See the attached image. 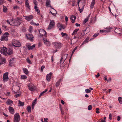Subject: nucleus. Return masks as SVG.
<instances>
[{
  "instance_id": "8fccbe9b",
  "label": "nucleus",
  "mask_w": 122,
  "mask_h": 122,
  "mask_svg": "<svg viewBox=\"0 0 122 122\" xmlns=\"http://www.w3.org/2000/svg\"><path fill=\"white\" fill-rule=\"evenodd\" d=\"M33 27L32 26H30V27L29 29V31L30 32H31L32 30Z\"/></svg>"
},
{
  "instance_id": "bb28decb",
  "label": "nucleus",
  "mask_w": 122,
  "mask_h": 122,
  "mask_svg": "<svg viewBox=\"0 0 122 122\" xmlns=\"http://www.w3.org/2000/svg\"><path fill=\"white\" fill-rule=\"evenodd\" d=\"M121 30L119 28H117L115 29V31L116 33L120 34Z\"/></svg>"
},
{
  "instance_id": "79ce46f5",
  "label": "nucleus",
  "mask_w": 122,
  "mask_h": 122,
  "mask_svg": "<svg viewBox=\"0 0 122 122\" xmlns=\"http://www.w3.org/2000/svg\"><path fill=\"white\" fill-rule=\"evenodd\" d=\"M53 27V26H52V25H49L48 27L47 28V29L48 30H50L51 29H52V28Z\"/></svg>"
},
{
  "instance_id": "ea45409f",
  "label": "nucleus",
  "mask_w": 122,
  "mask_h": 122,
  "mask_svg": "<svg viewBox=\"0 0 122 122\" xmlns=\"http://www.w3.org/2000/svg\"><path fill=\"white\" fill-rule=\"evenodd\" d=\"M20 78L22 79H26L27 77L25 75H23L21 76Z\"/></svg>"
},
{
  "instance_id": "6e6552de",
  "label": "nucleus",
  "mask_w": 122,
  "mask_h": 122,
  "mask_svg": "<svg viewBox=\"0 0 122 122\" xmlns=\"http://www.w3.org/2000/svg\"><path fill=\"white\" fill-rule=\"evenodd\" d=\"M43 41L44 43L47 46H49L51 44L49 40L43 38Z\"/></svg>"
},
{
  "instance_id": "412c9836",
  "label": "nucleus",
  "mask_w": 122,
  "mask_h": 122,
  "mask_svg": "<svg viewBox=\"0 0 122 122\" xmlns=\"http://www.w3.org/2000/svg\"><path fill=\"white\" fill-rule=\"evenodd\" d=\"M37 101L36 99H35L32 102V109H34V106L36 105V101Z\"/></svg>"
},
{
  "instance_id": "f8f14e48",
  "label": "nucleus",
  "mask_w": 122,
  "mask_h": 122,
  "mask_svg": "<svg viewBox=\"0 0 122 122\" xmlns=\"http://www.w3.org/2000/svg\"><path fill=\"white\" fill-rule=\"evenodd\" d=\"M57 26L60 30H61L62 29H64L65 28V27L64 25H63L60 23H58L57 24Z\"/></svg>"
},
{
  "instance_id": "2eb2a0df",
  "label": "nucleus",
  "mask_w": 122,
  "mask_h": 122,
  "mask_svg": "<svg viewBox=\"0 0 122 122\" xmlns=\"http://www.w3.org/2000/svg\"><path fill=\"white\" fill-rule=\"evenodd\" d=\"M25 17H26L25 19L28 21L30 20L33 18V16L32 15H30L27 16H25Z\"/></svg>"
},
{
  "instance_id": "a18cd8bd",
  "label": "nucleus",
  "mask_w": 122,
  "mask_h": 122,
  "mask_svg": "<svg viewBox=\"0 0 122 122\" xmlns=\"http://www.w3.org/2000/svg\"><path fill=\"white\" fill-rule=\"evenodd\" d=\"M61 34L62 35L63 37L65 36H67V34L66 33H64L63 32H61Z\"/></svg>"
},
{
  "instance_id": "c9c22d12",
  "label": "nucleus",
  "mask_w": 122,
  "mask_h": 122,
  "mask_svg": "<svg viewBox=\"0 0 122 122\" xmlns=\"http://www.w3.org/2000/svg\"><path fill=\"white\" fill-rule=\"evenodd\" d=\"M14 59L13 58L11 59H10V62H9V65L10 66H11V64L12 63V61H14Z\"/></svg>"
},
{
  "instance_id": "f03ea898",
  "label": "nucleus",
  "mask_w": 122,
  "mask_h": 122,
  "mask_svg": "<svg viewBox=\"0 0 122 122\" xmlns=\"http://www.w3.org/2000/svg\"><path fill=\"white\" fill-rule=\"evenodd\" d=\"M22 19L20 17H17L14 22V24L15 25H19L22 22Z\"/></svg>"
},
{
  "instance_id": "473e14b6",
  "label": "nucleus",
  "mask_w": 122,
  "mask_h": 122,
  "mask_svg": "<svg viewBox=\"0 0 122 122\" xmlns=\"http://www.w3.org/2000/svg\"><path fill=\"white\" fill-rule=\"evenodd\" d=\"M79 35H82V33H79L77 34V36H75L74 37L73 39H74L75 38H78L79 39L80 36H79Z\"/></svg>"
},
{
  "instance_id": "4c0bfd02",
  "label": "nucleus",
  "mask_w": 122,
  "mask_h": 122,
  "mask_svg": "<svg viewBox=\"0 0 122 122\" xmlns=\"http://www.w3.org/2000/svg\"><path fill=\"white\" fill-rule=\"evenodd\" d=\"M27 110L28 112H31V108L30 106H28L27 108Z\"/></svg>"
},
{
  "instance_id": "774afa93",
  "label": "nucleus",
  "mask_w": 122,
  "mask_h": 122,
  "mask_svg": "<svg viewBox=\"0 0 122 122\" xmlns=\"http://www.w3.org/2000/svg\"><path fill=\"white\" fill-rule=\"evenodd\" d=\"M76 26H80V25L79 24H78V23H76L75 24Z\"/></svg>"
},
{
  "instance_id": "aec40b11",
  "label": "nucleus",
  "mask_w": 122,
  "mask_h": 122,
  "mask_svg": "<svg viewBox=\"0 0 122 122\" xmlns=\"http://www.w3.org/2000/svg\"><path fill=\"white\" fill-rule=\"evenodd\" d=\"M50 3L51 1L50 0H47L46 3V6L51 7V6L50 4Z\"/></svg>"
},
{
  "instance_id": "1a4fd4ad",
  "label": "nucleus",
  "mask_w": 122,
  "mask_h": 122,
  "mask_svg": "<svg viewBox=\"0 0 122 122\" xmlns=\"http://www.w3.org/2000/svg\"><path fill=\"white\" fill-rule=\"evenodd\" d=\"M7 48L5 47H1L0 52L3 55H5L6 54Z\"/></svg>"
},
{
  "instance_id": "680f3d73",
  "label": "nucleus",
  "mask_w": 122,
  "mask_h": 122,
  "mask_svg": "<svg viewBox=\"0 0 122 122\" xmlns=\"http://www.w3.org/2000/svg\"><path fill=\"white\" fill-rule=\"evenodd\" d=\"M42 45V43L41 42H39L38 44V46L39 47H40Z\"/></svg>"
},
{
  "instance_id": "7ed1b4c3",
  "label": "nucleus",
  "mask_w": 122,
  "mask_h": 122,
  "mask_svg": "<svg viewBox=\"0 0 122 122\" xmlns=\"http://www.w3.org/2000/svg\"><path fill=\"white\" fill-rule=\"evenodd\" d=\"M9 35V33L8 32H5L3 35V36L1 37L0 39L1 41H7L8 40V36Z\"/></svg>"
},
{
  "instance_id": "9b49d317",
  "label": "nucleus",
  "mask_w": 122,
  "mask_h": 122,
  "mask_svg": "<svg viewBox=\"0 0 122 122\" xmlns=\"http://www.w3.org/2000/svg\"><path fill=\"white\" fill-rule=\"evenodd\" d=\"M39 32L40 34V35L41 36H43L44 34L45 36L46 35V31L43 29H41Z\"/></svg>"
},
{
  "instance_id": "9d476101",
  "label": "nucleus",
  "mask_w": 122,
  "mask_h": 122,
  "mask_svg": "<svg viewBox=\"0 0 122 122\" xmlns=\"http://www.w3.org/2000/svg\"><path fill=\"white\" fill-rule=\"evenodd\" d=\"M26 36L27 39H29L30 41L32 40L34 38V37L33 35L30 34H28L26 35Z\"/></svg>"
},
{
  "instance_id": "69168bd1",
  "label": "nucleus",
  "mask_w": 122,
  "mask_h": 122,
  "mask_svg": "<svg viewBox=\"0 0 122 122\" xmlns=\"http://www.w3.org/2000/svg\"><path fill=\"white\" fill-rule=\"evenodd\" d=\"M48 120V119L47 118H44V122H48L47 120Z\"/></svg>"
},
{
  "instance_id": "f257e3e1",
  "label": "nucleus",
  "mask_w": 122,
  "mask_h": 122,
  "mask_svg": "<svg viewBox=\"0 0 122 122\" xmlns=\"http://www.w3.org/2000/svg\"><path fill=\"white\" fill-rule=\"evenodd\" d=\"M14 122H19L20 120V117L18 113H15L14 116Z\"/></svg>"
},
{
  "instance_id": "58836bf2",
  "label": "nucleus",
  "mask_w": 122,
  "mask_h": 122,
  "mask_svg": "<svg viewBox=\"0 0 122 122\" xmlns=\"http://www.w3.org/2000/svg\"><path fill=\"white\" fill-rule=\"evenodd\" d=\"M118 100L120 104H122V98L119 97L118 98Z\"/></svg>"
},
{
  "instance_id": "2f4dec72",
  "label": "nucleus",
  "mask_w": 122,
  "mask_h": 122,
  "mask_svg": "<svg viewBox=\"0 0 122 122\" xmlns=\"http://www.w3.org/2000/svg\"><path fill=\"white\" fill-rule=\"evenodd\" d=\"M47 91V89H46L43 92H41L40 94V95L39 96V97H40L41 96H42Z\"/></svg>"
},
{
  "instance_id": "a878e982",
  "label": "nucleus",
  "mask_w": 122,
  "mask_h": 122,
  "mask_svg": "<svg viewBox=\"0 0 122 122\" xmlns=\"http://www.w3.org/2000/svg\"><path fill=\"white\" fill-rule=\"evenodd\" d=\"M89 40V37L87 38L86 39H85V40L82 43L81 45L82 46L84 44H85L86 43H87L88 41Z\"/></svg>"
},
{
  "instance_id": "72a5a7b5",
  "label": "nucleus",
  "mask_w": 122,
  "mask_h": 122,
  "mask_svg": "<svg viewBox=\"0 0 122 122\" xmlns=\"http://www.w3.org/2000/svg\"><path fill=\"white\" fill-rule=\"evenodd\" d=\"M18 102L20 106H23L24 105V102H21L20 100H19Z\"/></svg>"
},
{
  "instance_id": "5701e85b",
  "label": "nucleus",
  "mask_w": 122,
  "mask_h": 122,
  "mask_svg": "<svg viewBox=\"0 0 122 122\" xmlns=\"http://www.w3.org/2000/svg\"><path fill=\"white\" fill-rule=\"evenodd\" d=\"M1 62L0 63V65L4 64L5 62V59L4 58H1Z\"/></svg>"
},
{
  "instance_id": "3c124183",
  "label": "nucleus",
  "mask_w": 122,
  "mask_h": 122,
  "mask_svg": "<svg viewBox=\"0 0 122 122\" xmlns=\"http://www.w3.org/2000/svg\"><path fill=\"white\" fill-rule=\"evenodd\" d=\"M7 8L5 6H4L3 7V10L4 12H5Z\"/></svg>"
},
{
  "instance_id": "393cba45",
  "label": "nucleus",
  "mask_w": 122,
  "mask_h": 122,
  "mask_svg": "<svg viewBox=\"0 0 122 122\" xmlns=\"http://www.w3.org/2000/svg\"><path fill=\"white\" fill-rule=\"evenodd\" d=\"M25 4L27 8H28L29 9H30V6L29 4L28 1V0H25Z\"/></svg>"
},
{
  "instance_id": "6e6d98bb",
  "label": "nucleus",
  "mask_w": 122,
  "mask_h": 122,
  "mask_svg": "<svg viewBox=\"0 0 122 122\" xmlns=\"http://www.w3.org/2000/svg\"><path fill=\"white\" fill-rule=\"evenodd\" d=\"M75 0L73 1L72 2V4L71 5L72 6H74L75 5Z\"/></svg>"
},
{
  "instance_id": "c03bdc74",
  "label": "nucleus",
  "mask_w": 122,
  "mask_h": 122,
  "mask_svg": "<svg viewBox=\"0 0 122 122\" xmlns=\"http://www.w3.org/2000/svg\"><path fill=\"white\" fill-rule=\"evenodd\" d=\"M89 19L88 18H86L83 21V23L85 24L86 22L88 21Z\"/></svg>"
},
{
  "instance_id": "a211bd4d",
  "label": "nucleus",
  "mask_w": 122,
  "mask_h": 122,
  "mask_svg": "<svg viewBox=\"0 0 122 122\" xmlns=\"http://www.w3.org/2000/svg\"><path fill=\"white\" fill-rule=\"evenodd\" d=\"M67 56V54H65L63 55L61 57V60L62 59H63V62H64L65 60L66 59Z\"/></svg>"
},
{
  "instance_id": "c756f323",
  "label": "nucleus",
  "mask_w": 122,
  "mask_h": 122,
  "mask_svg": "<svg viewBox=\"0 0 122 122\" xmlns=\"http://www.w3.org/2000/svg\"><path fill=\"white\" fill-rule=\"evenodd\" d=\"M84 5H83L82 8L81 9H80V7L79 5H78L79 10L80 13H81L82 12V11L83 10V9H84Z\"/></svg>"
},
{
  "instance_id": "39448f33",
  "label": "nucleus",
  "mask_w": 122,
  "mask_h": 122,
  "mask_svg": "<svg viewBox=\"0 0 122 122\" xmlns=\"http://www.w3.org/2000/svg\"><path fill=\"white\" fill-rule=\"evenodd\" d=\"M28 87L29 89L31 91H33L35 90L34 85L32 83H29L28 85Z\"/></svg>"
},
{
  "instance_id": "37998d69",
  "label": "nucleus",
  "mask_w": 122,
  "mask_h": 122,
  "mask_svg": "<svg viewBox=\"0 0 122 122\" xmlns=\"http://www.w3.org/2000/svg\"><path fill=\"white\" fill-rule=\"evenodd\" d=\"M92 108V106L91 105H89L88 106V110H91Z\"/></svg>"
},
{
  "instance_id": "cd10ccee",
  "label": "nucleus",
  "mask_w": 122,
  "mask_h": 122,
  "mask_svg": "<svg viewBox=\"0 0 122 122\" xmlns=\"http://www.w3.org/2000/svg\"><path fill=\"white\" fill-rule=\"evenodd\" d=\"M49 25H52V26H54L55 25V22L53 20H51Z\"/></svg>"
},
{
  "instance_id": "338daca9",
  "label": "nucleus",
  "mask_w": 122,
  "mask_h": 122,
  "mask_svg": "<svg viewBox=\"0 0 122 122\" xmlns=\"http://www.w3.org/2000/svg\"><path fill=\"white\" fill-rule=\"evenodd\" d=\"M33 2H34V4L35 5H36L37 3L36 1V0H34V1H33Z\"/></svg>"
},
{
  "instance_id": "4468645a",
  "label": "nucleus",
  "mask_w": 122,
  "mask_h": 122,
  "mask_svg": "<svg viewBox=\"0 0 122 122\" xmlns=\"http://www.w3.org/2000/svg\"><path fill=\"white\" fill-rule=\"evenodd\" d=\"M13 53L12 49L11 48L7 49L6 54H7L9 55H11Z\"/></svg>"
},
{
  "instance_id": "864d4df0",
  "label": "nucleus",
  "mask_w": 122,
  "mask_h": 122,
  "mask_svg": "<svg viewBox=\"0 0 122 122\" xmlns=\"http://www.w3.org/2000/svg\"><path fill=\"white\" fill-rule=\"evenodd\" d=\"M34 8L35 10L36 11H39V9L35 5V6Z\"/></svg>"
},
{
  "instance_id": "49530a36",
  "label": "nucleus",
  "mask_w": 122,
  "mask_h": 122,
  "mask_svg": "<svg viewBox=\"0 0 122 122\" xmlns=\"http://www.w3.org/2000/svg\"><path fill=\"white\" fill-rule=\"evenodd\" d=\"M86 92V93H90L91 92L90 90L88 89H86L85 90Z\"/></svg>"
},
{
  "instance_id": "0e129e2a",
  "label": "nucleus",
  "mask_w": 122,
  "mask_h": 122,
  "mask_svg": "<svg viewBox=\"0 0 122 122\" xmlns=\"http://www.w3.org/2000/svg\"><path fill=\"white\" fill-rule=\"evenodd\" d=\"M106 31V30H100V32H102V33L104 32H105Z\"/></svg>"
},
{
  "instance_id": "4be33fe9",
  "label": "nucleus",
  "mask_w": 122,
  "mask_h": 122,
  "mask_svg": "<svg viewBox=\"0 0 122 122\" xmlns=\"http://www.w3.org/2000/svg\"><path fill=\"white\" fill-rule=\"evenodd\" d=\"M23 72L25 74L27 75L29 73V71L26 68H23Z\"/></svg>"
},
{
  "instance_id": "6ab92c4d",
  "label": "nucleus",
  "mask_w": 122,
  "mask_h": 122,
  "mask_svg": "<svg viewBox=\"0 0 122 122\" xmlns=\"http://www.w3.org/2000/svg\"><path fill=\"white\" fill-rule=\"evenodd\" d=\"M76 18V16L75 15H72L70 18L71 20H72L71 22L72 23H74L75 20Z\"/></svg>"
},
{
  "instance_id": "7c9ffc66",
  "label": "nucleus",
  "mask_w": 122,
  "mask_h": 122,
  "mask_svg": "<svg viewBox=\"0 0 122 122\" xmlns=\"http://www.w3.org/2000/svg\"><path fill=\"white\" fill-rule=\"evenodd\" d=\"M35 45H33L31 46H28V49L29 50H32L35 47Z\"/></svg>"
},
{
  "instance_id": "13d9d810",
  "label": "nucleus",
  "mask_w": 122,
  "mask_h": 122,
  "mask_svg": "<svg viewBox=\"0 0 122 122\" xmlns=\"http://www.w3.org/2000/svg\"><path fill=\"white\" fill-rule=\"evenodd\" d=\"M99 35V34L98 33L95 34L93 35V37H95Z\"/></svg>"
},
{
  "instance_id": "5fc2aeb1",
  "label": "nucleus",
  "mask_w": 122,
  "mask_h": 122,
  "mask_svg": "<svg viewBox=\"0 0 122 122\" xmlns=\"http://www.w3.org/2000/svg\"><path fill=\"white\" fill-rule=\"evenodd\" d=\"M86 30H82L84 34L83 35H82L81 37H83L85 35V31H86Z\"/></svg>"
},
{
  "instance_id": "09e8293b",
  "label": "nucleus",
  "mask_w": 122,
  "mask_h": 122,
  "mask_svg": "<svg viewBox=\"0 0 122 122\" xmlns=\"http://www.w3.org/2000/svg\"><path fill=\"white\" fill-rule=\"evenodd\" d=\"M26 61L29 63L30 64H31L32 63L30 59L28 58H27L26 59Z\"/></svg>"
},
{
  "instance_id": "423d86ee",
  "label": "nucleus",
  "mask_w": 122,
  "mask_h": 122,
  "mask_svg": "<svg viewBox=\"0 0 122 122\" xmlns=\"http://www.w3.org/2000/svg\"><path fill=\"white\" fill-rule=\"evenodd\" d=\"M13 46L15 47H19L21 46L20 43L18 41L16 40L12 44Z\"/></svg>"
},
{
  "instance_id": "0eeeda50",
  "label": "nucleus",
  "mask_w": 122,
  "mask_h": 122,
  "mask_svg": "<svg viewBox=\"0 0 122 122\" xmlns=\"http://www.w3.org/2000/svg\"><path fill=\"white\" fill-rule=\"evenodd\" d=\"M8 72L5 73L3 75V81L4 82L7 81L9 79Z\"/></svg>"
},
{
  "instance_id": "b1692460",
  "label": "nucleus",
  "mask_w": 122,
  "mask_h": 122,
  "mask_svg": "<svg viewBox=\"0 0 122 122\" xmlns=\"http://www.w3.org/2000/svg\"><path fill=\"white\" fill-rule=\"evenodd\" d=\"M95 4V0H92V2L90 5V7L92 9L94 5Z\"/></svg>"
},
{
  "instance_id": "4d7b16f0",
  "label": "nucleus",
  "mask_w": 122,
  "mask_h": 122,
  "mask_svg": "<svg viewBox=\"0 0 122 122\" xmlns=\"http://www.w3.org/2000/svg\"><path fill=\"white\" fill-rule=\"evenodd\" d=\"M109 118L110 120L112 119V115L111 113H110L109 116Z\"/></svg>"
},
{
  "instance_id": "f3484780",
  "label": "nucleus",
  "mask_w": 122,
  "mask_h": 122,
  "mask_svg": "<svg viewBox=\"0 0 122 122\" xmlns=\"http://www.w3.org/2000/svg\"><path fill=\"white\" fill-rule=\"evenodd\" d=\"M6 103L7 104L11 106L13 103V101L11 100L8 99Z\"/></svg>"
},
{
  "instance_id": "052dcab7",
  "label": "nucleus",
  "mask_w": 122,
  "mask_h": 122,
  "mask_svg": "<svg viewBox=\"0 0 122 122\" xmlns=\"http://www.w3.org/2000/svg\"><path fill=\"white\" fill-rule=\"evenodd\" d=\"M4 2V0H0V5L2 4Z\"/></svg>"
},
{
  "instance_id": "603ef678",
  "label": "nucleus",
  "mask_w": 122,
  "mask_h": 122,
  "mask_svg": "<svg viewBox=\"0 0 122 122\" xmlns=\"http://www.w3.org/2000/svg\"><path fill=\"white\" fill-rule=\"evenodd\" d=\"M96 113H100V112L98 111L99 110V108H96Z\"/></svg>"
},
{
  "instance_id": "20e7f679",
  "label": "nucleus",
  "mask_w": 122,
  "mask_h": 122,
  "mask_svg": "<svg viewBox=\"0 0 122 122\" xmlns=\"http://www.w3.org/2000/svg\"><path fill=\"white\" fill-rule=\"evenodd\" d=\"M56 49L60 48L62 46V44L58 42H55L53 43Z\"/></svg>"
},
{
  "instance_id": "c85d7f7f",
  "label": "nucleus",
  "mask_w": 122,
  "mask_h": 122,
  "mask_svg": "<svg viewBox=\"0 0 122 122\" xmlns=\"http://www.w3.org/2000/svg\"><path fill=\"white\" fill-rule=\"evenodd\" d=\"M79 30L78 29H76L74 30L72 34V35H73L76 34L77 33V32Z\"/></svg>"
},
{
  "instance_id": "e2e57ef3",
  "label": "nucleus",
  "mask_w": 122,
  "mask_h": 122,
  "mask_svg": "<svg viewBox=\"0 0 122 122\" xmlns=\"http://www.w3.org/2000/svg\"><path fill=\"white\" fill-rule=\"evenodd\" d=\"M107 76H104V79L105 80L107 81H109V80H107Z\"/></svg>"
},
{
  "instance_id": "e433bc0d",
  "label": "nucleus",
  "mask_w": 122,
  "mask_h": 122,
  "mask_svg": "<svg viewBox=\"0 0 122 122\" xmlns=\"http://www.w3.org/2000/svg\"><path fill=\"white\" fill-rule=\"evenodd\" d=\"M30 23L32 25H35L36 26H38L39 25V23H37L36 24V23H34L33 21V20H32L31 22H30Z\"/></svg>"
},
{
  "instance_id": "de8ad7c7",
  "label": "nucleus",
  "mask_w": 122,
  "mask_h": 122,
  "mask_svg": "<svg viewBox=\"0 0 122 122\" xmlns=\"http://www.w3.org/2000/svg\"><path fill=\"white\" fill-rule=\"evenodd\" d=\"M77 46H76L75 47L74 49H73V50L72 51V54H71V55H72L75 52V51L76 50V49H77Z\"/></svg>"
},
{
  "instance_id": "ddd939ff",
  "label": "nucleus",
  "mask_w": 122,
  "mask_h": 122,
  "mask_svg": "<svg viewBox=\"0 0 122 122\" xmlns=\"http://www.w3.org/2000/svg\"><path fill=\"white\" fill-rule=\"evenodd\" d=\"M52 73L51 72L50 73L48 74L46 77V79L48 81H50L51 78V76Z\"/></svg>"
},
{
  "instance_id": "a19ab883",
  "label": "nucleus",
  "mask_w": 122,
  "mask_h": 122,
  "mask_svg": "<svg viewBox=\"0 0 122 122\" xmlns=\"http://www.w3.org/2000/svg\"><path fill=\"white\" fill-rule=\"evenodd\" d=\"M60 83L59 81L57 82L56 84L55 85L56 87H58L59 85H60Z\"/></svg>"
},
{
  "instance_id": "bf43d9fd",
  "label": "nucleus",
  "mask_w": 122,
  "mask_h": 122,
  "mask_svg": "<svg viewBox=\"0 0 122 122\" xmlns=\"http://www.w3.org/2000/svg\"><path fill=\"white\" fill-rule=\"evenodd\" d=\"M45 68V66H42L41 67V69L42 71H43V69L44 68Z\"/></svg>"
},
{
  "instance_id": "dca6fc26",
  "label": "nucleus",
  "mask_w": 122,
  "mask_h": 122,
  "mask_svg": "<svg viewBox=\"0 0 122 122\" xmlns=\"http://www.w3.org/2000/svg\"><path fill=\"white\" fill-rule=\"evenodd\" d=\"M9 110L11 114H13L14 113V110L13 107L10 106L9 107Z\"/></svg>"
},
{
  "instance_id": "f704fd0d",
  "label": "nucleus",
  "mask_w": 122,
  "mask_h": 122,
  "mask_svg": "<svg viewBox=\"0 0 122 122\" xmlns=\"http://www.w3.org/2000/svg\"><path fill=\"white\" fill-rule=\"evenodd\" d=\"M112 29V28H111L107 27L105 30H106V32H110L111 29Z\"/></svg>"
}]
</instances>
